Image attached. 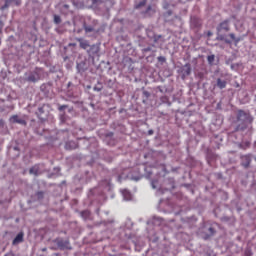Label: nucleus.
<instances>
[{
  "mask_svg": "<svg viewBox=\"0 0 256 256\" xmlns=\"http://www.w3.org/2000/svg\"><path fill=\"white\" fill-rule=\"evenodd\" d=\"M94 91H103V84L101 82H98L96 86H94Z\"/></svg>",
  "mask_w": 256,
  "mask_h": 256,
  "instance_id": "393cba45",
  "label": "nucleus"
},
{
  "mask_svg": "<svg viewBox=\"0 0 256 256\" xmlns=\"http://www.w3.org/2000/svg\"><path fill=\"white\" fill-rule=\"evenodd\" d=\"M29 173L30 175H35V177H37V175L41 174V170H39V166L35 165L32 168H30Z\"/></svg>",
  "mask_w": 256,
  "mask_h": 256,
  "instance_id": "2eb2a0df",
  "label": "nucleus"
},
{
  "mask_svg": "<svg viewBox=\"0 0 256 256\" xmlns=\"http://www.w3.org/2000/svg\"><path fill=\"white\" fill-rule=\"evenodd\" d=\"M149 9H151V6L148 7V11H149Z\"/></svg>",
  "mask_w": 256,
  "mask_h": 256,
  "instance_id": "49530a36",
  "label": "nucleus"
},
{
  "mask_svg": "<svg viewBox=\"0 0 256 256\" xmlns=\"http://www.w3.org/2000/svg\"><path fill=\"white\" fill-rule=\"evenodd\" d=\"M10 123H18L19 125H27V122L17 115L10 117Z\"/></svg>",
  "mask_w": 256,
  "mask_h": 256,
  "instance_id": "6e6552de",
  "label": "nucleus"
},
{
  "mask_svg": "<svg viewBox=\"0 0 256 256\" xmlns=\"http://www.w3.org/2000/svg\"><path fill=\"white\" fill-rule=\"evenodd\" d=\"M151 185H152V189H157L159 187V181L152 180Z\"/></svg>",
  "mask_w": 256,
  "mask_h": 256,
  "instance_id": "bb28decb",
  "label": "nucleus"
},
{
  "mask_svg": "<svg viewBox=\"0 0 256 256\" xmlns=\"http://www.w3.org/2000/svg\"><path fill=\"white\" fill-rule=\"evenodd\" d=\"M157 221H159V223H161V218H159V217H153V223H154V225H157Z\"/></svg>",
  "mask_w": 256,
  "mask_h": 256,
  "instance_id": "2f4dec72",
  "label": "nucleus"
},
{
  "mask_svg": "<svg viewBox=\"0 0 256 256\" xmlns=\"http://www.w3.org/2000/svg\"><path fill=\"white\" fill-rule=\"evenodd\" d=\"M99 189H104V191H110L111 184L109 183V181H105L99 186Z\"/></svg>",
  "mask_w": 256,
  "mask_h": 256,
  "instance_id": "6ab92c4d",
  "label": "nucleus"
},
{
  "mask_svg": "<svg viewBox=\"0 0 256 256\" xmlns=\"http://www.w3.org/2000/svg\"><path fill=\"white\" fill-rule=\"evenodd\" d=\"M93 191L95 192V191H97V189H94Z\"/></svg>",
  "mask_w": 256,
  "mask_h": 256,
  "instance_id": "09e8293b",
  "label": "nucleus"
},
{
  "mask_svg": "<svg viewBox=\"0 0 256 256\" xmlns=\"http://www.w3.org/2000/svg\"><path fill=\"white\" fill-rule=\"evenodd\" d=\"M10 5H21V0H6L5 5L1 7L2 11H5L7 7H10Z\"/></svg>",
  "mask_w": 256,
  "mask_h": 256,
  "instance_id": "0eeeda50",
  "label": "nucleus"
},
{
  "mask_svg": "<svg viewBox=\"0 0 256 256\" xmlns=\"http://www.w3.org/2000/svg\"><path fill=\"white\" fill-rule=\"evenodd\" d=\"M167 191H169V190L168 189L163 190V189L159 188L156 192V195H163V193H166Z\"/></svg>",
  "mask_w": 256,
  "mask_h": 256,
  "instance_id": "c756f323",
  "label": "nucleus"
},
{
  "mask_svg": "<svg viewBox=\"0 0 256 256\" xmlns=\"http://www.w3.org/2000/svg\"><path fill=\"white\" fill-rule=\"evenodd\" d=\"M242 165H243V167H249V165H251V155L250 154L242 156Z\"/></svg>",
  "mask_w": 256,
  "mask_h": 256,
  "instance_id": "9b49d317",
  "label": "nucleus"
},
{
  "mask_svg": "<svg viewBox=\"0 0 256 256\" xmlns=\"http://www.w3.org/2000/svg\"><path fill=\"white\" fill-rule=\"evenodd\" d=\"M0 125H3V120H0Z\"/></svg>",
  "mask_w": 256,
  "mask_h": 256,
  "instance_id": "a18cd8bd",
  "label": "nucleus"
},
{
  "mask_svg": "<svg viewBox=\"0 0 256 256\" xmlns=\"http://www.w3.org/2000/svg\"><path fill=\"white\" fill-rule=\"evenodd\" d=\"M182 73L185 76L191 75V64L187 63L182 67Z\"/></svg>",
  "mask_w": 256,
  "mask_h": 256,
  "instance_id": "4468645a",
  "label": "nucleus"
},
{
  "mask_svg": "<svg viewBox=\"0 0 256 256\" xmlns=\"http://www.w3.org/2000/svg\"><path fill=\"white\" fill-rule=\"evenodd\" d=\"M124 201H131L133 199V195L127 189L121 190Z\"/></svg>",
  "mask_w": 256,
  "mask_h": 256,
  "instance_id": "9d476101",
  "label": "nucleus"
},
{
  "mask_svg": "<svg viewBox=\"0 0 256 256\" xmlns=\"http://www.w3.org/2000/svg\"><path fill=\"white\" fill-rule=\"evenodd\" d=\"M237 121L239 124L236 127V131H244V129H247V127L253 123V117H251L249 112L239 110L237 113Z\"/></svg>",
  "mask_w": 256,
  "mask_h": 256,
  "instance_id": "f257e3e1",
  "label": "nucleus"
},
{
  "mask_svg": "<svg viewBox=\"0 0 256 256\" xmlns=\"http://www.w3.org/2000/svg\"><path fill=\"white\" fill-rule=\"evenodd\" d=\"M67 109V105H62L58 108L59 111H65Z\"/></svg>",
  "mask_w": 256,
  "mask_h": 256,
  "instance_id": "f704fd0d",
  "label": "nucleus"
},
{
  "mask_svg": "<svg viewBox=\"0 0 256 256\" xmlns=\"http://www.w3.org/2000/svg\"><path fill=\"white\" fill-rule=\"evenodd\" d=\"M146 177H151V171L148 170V175Z\"/></svg>",
  "mask_w": 256,
  "mask_h": 256,
  "instance_id": "79ce46f5",
  "label": "nucleus"
},
{
  "mask_svg": "<svg viewBox=\"0 0 256 256\" xmlns=\"http://www.w3.org/2000/svg\"><path fill=\"white\" fill-rule=\"evenodd\" d=\"M153 41H154V47H161L163 45V36L161 35H154L153 36Z\"/></svg>",
  "mask_w": 256,
  "mask_h": 256,
  "instance_id": "1a4fd4ad",
  "label": "nucleus"
},
{
  "mask_svg": "<svg viewBox=\"0 0 256 256\" xmlns=\"http://www.w3.org/2000/svg\"><path fill=\"white\" fill-rule=\"evenodd\" d=\"M23 232H20L17 234V236L14 238L12 245H19V243H23Z\"/></svg>",
  "mask_w": 256,
  "mask_h": 256,
  "instance_id": "ddd939ff",
  "label": "nucleus"
},
{
  "mask_svg": "<svg viewBox=\"0 0 256 256\" xmlns=\"http://www.w3.org/2000/svg\"><path fill=\"white\" fill-rule=\"evenodd\" d=\"M96 25H97V21L94 20L93 26L84 24L83 29L85 33H99L100 30L95 28Z\"/></svg>",
  "mask_w": 256,
  "mask_h": 256,
  "instance_id": "39448f33",
  "label": "nucleus"
},
{
  "mask_svg": "<svg viewBox=\"0 0 256 256\" xmlns=\"http://www.w3.org/2000/svg\"><path fill=\"white\" fill-rule=\"evenodd\" d=\"M77 41L80 43L81 49H87L89 47V41L84 40L83 38H77Z\"/></svg>",
  "mask_w": 256,
  "mask_h": 256,
  "instance_id": "dca6fc26",
  "label": "nucleus"
},
{
  "mask_svg": "<svg viewBox=\"0 0 256 256\" xmlns=\"http://www.w3.org/2000/svg\"><path fill=\"white\" fill-rule=\"evenodd\" d=\"M229 37L232 39V41H235V43H239V41H241V38H236L233 33H230Z\"/></svg>",
  "mask_w": 256,
  "mask_h": 256,
  "instance_id": "a878e982",
  "label": "nucleus"
},
{
  "mask_svg": "<svg viewBox=\"0 0 256 256\" xmlns=\"http://www.w3.org/2000/svg\"><path fill=\"white\" fill-rule=\"evenodd\" d=\"M190 23L192 27H199L201 25V22L196 17H192Z\"/></svg>",
  "mask_w": 256,
  "mask_h": 256,
  "instance_id": "aec40b11",
  "label": "nucleus"
},
{
  "mask_svg": "<svg viewBox=\"0 0 256 256\" xmlns=\"http://www.w3.org/2000/svg\"><path fill=\"white\" fill-rule=\"evenodd\" d=\"M208 231L210 235H215V229H213V227H210Z\"/></svg>",
  "mask_w": 256,
  "mask_h": 256,
  "instance_id": "c9c22d12",
  "label": "nucleus"
},
{
  "mask_svg": "<svg viewBox=\"0 0 256 256\" xmlns=\"http://www.w3.org/2000/svg\"><path fill=\"white\" fill-rule=\"evenodd\" d=\"M148 134H149V135H153V130H149V131H148Z\"/></svg>",
  "mask_w": 256,
  "mask_h": 256,
  "instance_id": "a19ab883",
  "label": "nucleus"
},
{
  "mask_svg": "<svg viewBox=\"0 0 256 256\" xmlns=\"http://www.w3.org/2000/svg\"><path fill=\"white\" fill-rule=\"evenodd\" d=\"M92 2V5H99L101 3V0H90Z\"/></svg>",
  "mask_w": 256,
  "mask_h": 256,
  "instance_id": "473e14b6",
  "label": "nucleus"
},
{
  "mask_svg": "<svg viewBox=\"0 0 256 256\" xmlns=\"http://www.w3.org/2000/svg\"><path fill=\"white\" fill-rule=\"evenodd\" d=\"M54 23L56 25H59V23H61V16L59 15H54Z\"/></svg>",
  "mask_w": 256,
  "mask_h": 256,
  "instance_id": "cd10ccee",
  "label": "nucleus"
},
{
  "mask_svg": "<svg viewBox=\"0 0 256 256\" xmlns=\"http://www.w3.org/2000/svg\"><path fill=\"white\" fill-rule=\"evenodd\" d=\"M57 169V171H59V168H56Z\"/></svg>",
  "mask_w": 256,
  "mask_h": 256,
  "instance_id": "8fccbe9b",
  "label": "nucleus"
},
{
  "mask_svg": "<svg viewBox=\"0 0 256 256\" xmlns=\"http://www.w3.org/2000/svg\"><path fill=\"white\" fill-rule=\"evenodd\" d=\"M65 9H69V5H67V4H64V6H63Z\"/></svg>",
  "mask_w": 256,
  "mask_h": 256,
  "instance_id": "ea45409f",
  "label": "nucleus"
},
{
  "mask_svg": "<svg viewBox=\"0 0 256 256\" xmlns=\"http://www.w3.org/2000/svg\"><path fill=\"white\" fill-rule=\"evenodd\" d=\"M76 69L78 73H85V71H87V64L82 61L77 64Z\"/></svg>",
  "mask_w": 256,
  "mask_h": 256,
  "instance_id": "f8f14e48",
  "label": "nucleus"
},
{
  "mask_svg": "<svg viewBox=\"0 0 256 256\" xmlns=\"http://www.w3.org/2000/svg\"><path fill=\"white\" fill-rule=\"evenodd\" d=\"M211 35H213V33H211V32H208V37H211Z\"/></svg>",
  "mask_w": 256,
  "mask_h": 256,
  "instance_id": "c03bdc74",
  "label": "nucleus"
},
{
  "mask_svg": "<svg viewBox=\"0 0 256 256\" xmlns=\"http://www.w3.org/2000/svg\"><path fill=\"white\" fill-rule=\"evenodd\" d=\"M99 45H97V44H94V45H92L91 47H90V49H89V53H90V55H97V53H99Z\"/></svg>",
  "mask_w": 256,
  "mask_h": 256,
  "instance_id": "f3484780",
  "label": "nucleus"
},
{
  "mask_svg": "<svg viewBox=\"0 0 256 256\" xmlns=\"http://www.w3.org/2000/svg\"><path fill=\"white\" fill-rule=\"evenodd\" d=\"M145 5H147V0H142L140 2H136L135 4V9H141V7H145Z\"/></svg>",
  "mask_w": 256,
  "mask_h": 256,
  "instance_id": "412c9836",
  "label": "nucleus"
},
{
  "mask_svg": "<svg viewBox=\"0 0 256 256\" xmlns=\"http://www.w3.org/2000/svg\"><path fill=\"white\" fill-rule=\"evenodd\" d=\"M217 31L218 33H221V31H225L227 33V31H229V20H224L222 23H220L217 26Z\"/></svg>",
  "mask_w": 256,
  "mask_h": 256,
  "instance_id": "423d86ee",
  "label": "nucleus"
},
{
  "mask_svg": "<svg viewBox=\"0 0 256 256\" xmlns=\"http://www.w3.org/2000/svg\"><path fill=\"white\" fill-rule=\"evenodd\" d=\"M43 113H45L44 106H41L38 108V111L36 112V114L39 117V115H43Z\"/></svg>",
  "mask_w": 256,
  "mask_h": 256,
  "instance_id": "c85d7f7f",
  "label": "nucleus"
},
{
  "mask_svg": "<svg viewBox=\"0 0 256 256\" xmlns=\"http://www.w3.org/2000/svg\"><path fill=\"white\" fill-rule=\"evenodd\" d=\"M66 149H77V144H75V142L70 141L68 143H66Z\"/></svg>",
  "mask_w": 256,
  "mask_h": 256,
  "instance_id": "4be33fe9",
  "label": "nucleus"
},
{
  "mask_svg": "<svg viewBox=\"0 0 256 256\" xmlns=\"http://www.w3.org/2000/svg\"><path fill=\"white\" fill-rule=\"evenodd\" d=\"M43 70L41 68H35L33 71L26 73V81L28 83H37L41 79Z\"/></svg>",
  "mask_w": 256,
  "mask_h": 256,
  "instance_id": "f03ea898",
  "label": "nucleus"
},
{
  "mask_svg": "<svg viewBox=\"0 0 256 256\" xmlns=\"http://www.w3.org/2000/svg\"><path fill=\"white\" fill-rule=\"evenodd\" d=\"M81 217L84 219H87L88 217H90L91 212H89V210H84L80 213Z\"/></svg>",
  "mask_w": 256,
  "mask_h": 256,
  "instance_id": "b1692460",
  "label": "nucleus"
},
{
  "mask_svg": "<svg viewBox=\"0 0 256 256\" xmlns=\"http://www.w3.org/2000/svg\"><path fill=\"white\" fill-rule=\"evenodd\" d=\"M149 168H145V171H147Z\"/></svg>",
  "mask_w": 256,
  "mask_h": 256,
  "instance_id": "de8ad7c7",
  "label": "nucleus"
},
{
  "mask_svg": "<svg viewBox=\"0 0 256 256\" xmlns=\"http://www.w3.org/2000/svg\"><path fill=\"white\" fill-rule=\"evenodd\" d=\"M217 41H225V43H228V44H230L231 43V40H227V39H225V36L224 35H222V34H218V36H217Z\"/></svg>",
  "mask_w": 256,
  "mask_h": 256,
  "instance_id": "5701e85b",
  "label": "nucleus"
},
{
  "mask_svg": "<svg viewBox=\"0 0 256 256\" xmlns=\"http://www.w3.org/2000/svg\"><path fill=\"white\" fill-rule=\"evenodd\" d=\"M143 175L138 174L136 176L133 175H126L125 173H122L121 175H119L117 177V181L118 183H121V181H123V179H131L132 181H140V179H142Z\"/></svg>",
  "mask_w": 256,
  "mask_h": 256,
  "instance_id": "20e7f679",
  "label": "nucleus"
},
{
  "mask_svg": "<svg viewBox=\"0 0 256 256\" xmlns=\"http://www.w3.org/2000/svg\"><path fill=\"white\" fill-rule=\"evenodd\" d=\"M180 3H185L187 0H179Z\"/></svg>",
  "mask_w": 256,
  "mask_h": 256,
  "instance_id": "37998d69",
  "label": "nucleus"
},
{
  "mask_svg": "<svg viewBox=\"0 0 256 256\" xmlns=\"http://www.w3.org/2000/svg\"><path fill=\"white\" fill-rule=\"evenodd\" d=\"M216 83H217V87L220 89H225V87H227V81L222 80L221 78H218Z\"/></svg>",
  "mask_w": 256,
  "mask_h": 256,
  "instance_id": "a211bd4d",
  "label": "nucleus"
},
{
  "mask_svg": "<svg viewBox=\"0 0 256 256\" xmlns=\"http://www.w3.org/2000/svg\"><path fill=\"white\" fill-rule=\"evenodd\" d=\"M55 243H56L57 247H59V249H61L62 251L65 249H68L69 251H71V249H72L71 243L67 239L64 240V239L58 238L55 240Z\"/></svg>",
  "mask_w": 256,
  "mask_h": 256,
  "instance_id": "7ed1b4c3",
  "label": "nucleus"
},
{
  "mask_svg": "<svg viewBox=\"0 0 256 256\" xmlns=\"http://www.w3.org/2000/svg\"><path fill=\"white\" fill-rule=\"evenodd\" d=\"M143 95H145V97H149L150 94H149V92L144 91V92H143Z\"/></svg>",
  "mask_w": 256,
  "mask_h": 256,
  "instance_id": "58836bf2",
  "label": "nucleus"
},
{
  "mask_svg": "<svg viewBox=\"0 0 256 256\" xmlns=\"http://www.w3.org/2000/svg\"><path fill=\"white\" fill-rule=\"evenodd\" d=\"M37 197L38 199H43V192H38Z\"/></svg>",
  "mask_w": 256,
  "mask_h": 256,
  "instance_id": "e433bc0d",
  "label": "nucleus"
},
{
  "mask_svg": "<svg viewBox=\"0 0 256 256\" xmlns=\"http://www.w3.org/2000/svg\"><path fill=\"white\" fill-rule=\"evenodd\" d=\"M158 61H160L161 63H165L166 59H165V57L160 56V57H158Z\"/></svg>",
  "mask_w": 256,
  "mask_h": 256,
  "instance_id": "72a5a7b5",
  "label": "nucleus"
},
{
  "mask_svg": "<svg viewBox=\"0 0 256 256\" xmlns=\"http://www.w3.org/2000/svg\"><path fill=\"white\" fill-rule=\"evenodd\" d=\"M60 119H61V121L64 123V121H65V114H61V115H60Z\"/></svg>",
  "mask_w": 256,
  "mask_h": 256,
  "instance_id": "4c0bfd02",
  "label": "nucleus"
},
{
  "mask_svg": "<svg viewBox=\"0 0 256 256\" xmlns=\"http://www.w3.org/2000/svg\"><path fill=\"white\" fill-rule=\"evenodd\" d=\"M207 61H208V63H213V61H215V55H210V56H208L207 57Z\"/></svg>",
  "mask_w": 256,
  "mask_h": 256,
  "instance_id": "7c9ffc66",
  "label": "nucleus"
}]
</instances>
